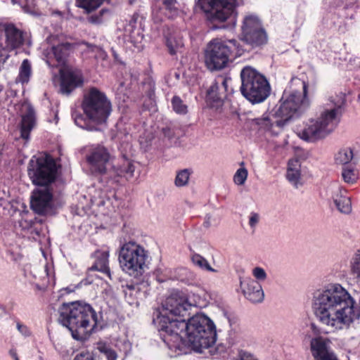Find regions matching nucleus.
<instances>
[{
  "instance_id": "obj_1",
  "label": "nucleus",
  "mask_w": 360,
  "mask_h": 360,
  "mask_svg": "<svg viewBox=\"0 0 360 360\" xmlns=\"http://www.w3.org/2000/svg\"><path fill=\"white\" fill-rule=\"evenodd\" d=\"M312 308L319 321L335 330L348 329L360 318V307L340 283H328L316 290Z\"/></svg>"
},
{
  "instance_id": "obj_2",
  "label": "nucleus",
  "mask_w": 360,
  "mask_h": 360,
  "mask_svg": "<svg viewBox=\"0 0 360 360\" xmlns=\"http://www.w3.org/2000/svg\"><path fill=\"white\" fill-rule=\"evenodd\" d=\"M176 328L170 334H162V341L176 355L187 354L190 349L202 353L214 345L217 333L213 321L204 314H196L187 321L172 322Z\"/></svg>"
},
{
  "instance_id": "obj_3",
  "label": "nucleus",
  "mask_w": 360,
  "mask_h": 360,
  "mask_svg": "<svg viewBox=\"0 0 360 360\" xmlns=\"http://www.w3.org/2000/svg\"><path fill=\"white\" fill-rule=\"evenodd\" d=\"M28 176L38 187L33 190L30 200L31 209L37 214L46 215L52 210V183L57 174L55 160L49 155L33 156L27 167Z\"/></svg>"
},
{
  "instance_id": "obj_4",
  "label": "nucleus",
  "mask_w": 360,
  "mask_h": 360,
  "mask_svg": "<svg viewBox=\"0 0 360 360\" xmlns=\"http://www.w3.org/2000/svg\"><path fill=\"white\" fill-rule=\"evenodd\" d=\"M346 104V95L339 92L331 96L321 107L319 117L311 119L303 127H297V136L309 142L324 139L335 128Z\"/></svg>"
},
{
  "instance_id": "obj_5",
  "label": "nucleus",
  "mask_w": 360,
  "mask_h": 360,
  "mask_svg": "<svg viewBox=\"0 0 360 360\" xmlns=\"http://www.w3.org/2000/svg\"><path fill=\"white\" fill-rule=\"evenodd\" d=\"M307 86L302 83V92L285 90L278 103L269 112L257 119V124L266 129L274 126L283 128L289 121L300 117L309 106Z\"/></svg>"
},
{
  "instance_id": "obj_6",
  "label": "nucleus",
  "mask_w": 360,
  "mask_h": 360,
  "mask_svg": "<svg viewBox=\"0 0 360 360\" xmlns=\"http://www.w3.org/2000/svg\"><path fill=\"white\" fill-rule=\"evenodd\" d=\"M307 86L302 83V92L285 90L278 103L269 112L257 119V124L266 129L274 126L283 128L289 121L300 117L309 106Z\"/></svg>"
},
{
  "instance_id": "obj_7",
  "label": "nucleus",
  "mask_w": 360,
  "mask_h": 360,
  "mask_svg": "<svg viewBox=\"0 0 360 360\" xmlns=\"http://www.w3.org/2000/svg\"><path fill=\"white\" fill-rule=\"evenodd\" d=\"M58 321L68 328L74 339L82 340L98 323L93 307L79 301L63 303L58 309Z\"/></svg>"
},
{
  "instance_id": "obj_8",
  "label": "nucleus",
  "mask_w": 360,
  "mask_h": 360,
  "mask_svg": "<svg viewBox=\"0 0 360 360\" xmlns=\"http://www.w3.org/2000/svg\"><path fill=\"white\" fill-rule=\"evenodd\" d=\"M82 109L87 119L81 114H75V124L88 131H98V125L106 122L111 113L112 105L104 93L93 87L84 97Z\"/></svg>"
},
{
  "instance_id": "obj_9",
  "label": "nucleus",
  "mask_w": 360,
  "mask_h": 360,
  "mask_svg": "<svg viewBox=\"0 0 360 360\" xmlns=\"http://www.w3.org/2000/svg\"><path fill=\"white\" fill-rule=\"evenodd\" d=\"M195 306V304L188 302V298L179 291L167 297L162 307L156 309L153 315V322L158 328L161 338L162 334H170L175 330L176 328L170 327L172 322H180V320L169 317V315L184 316L189 314L188 311Z\"/></svg>"
},
{
  "instance_id": "obj_10",
  "label": "nucleus",
  "mask_w": 360,
  "mask_h": 360,
  "mask_svg": "<svg viewBox=\"0 0 360 360\" xmlns=\"http://www.w3.org/2000/svg\"><path fill=\"white\" fill-rule=\"evenodd\" d=\"M198 4L212 30L225 27L224 23L233 22L238 15V0H199Z\"/></svg>"
},
{
  "instance_id": "obj_11",
  "label": "nucleus",
  "mask_w": 360,
  "mask_h": 360,
  "mask_svg": "<svg viewBox=\"0 0 360 360\" xmlns=\"http://www.w3.org/2000/svg\"><path fill=\"white\" fill-rule=\"evenodd\" d=\"M148 251L136 242L125 243L120 249L119 262L122 271L135 278L143 277L148 269Z\"/></svg>"
},
{
  "instance_id": "obj_12",
  "label": "nucleus",
  "mask_w": 360,
  "mask_h": 360,
  "mask_svg": "<svg viewBox=\"0 0 360 360\" xmlns=\"http://www.w3.org/2000/svg\"><path fill=\"white\" fill-rule=\"evenodd\" d=\"M243 96L252 103L263 102L270 94V86L264 75L250 67H244L240 72Z\"/></svg>"
},
{
  "instance_id": "obj_13",
  "label": "nucleus",
  "mask_w": 360,
  "mask_h": 360,
  "mask_svg": "<svg viewBox=\"0 0 360 360\" xmlns=\"http://www.w3.org/2000/svg\"><path fill=\"white\" fill-rule=\"evenodd\" d=\"M238 50L236 39L222 41L219 39L211 41L205 50V61L208 69L217 70L224 68L230 61L231 54Z\"/></svg>"
},
{
  "instance_id": "obj_14",
  "label": "nucleus",
  "mask_w": 360,
  "mask_h": 360,
  "mask_svg": "<svg viewBox=\"0 0 360 360\" xmlns=\"http://www.w3.org/2000/svg\"><path fill=\"white\" fill-rule=\"evenodd\" d=\"M25 34L12 23L0 24V71L9 58V52L20 48Z\"/></svg>"
},
{
  "instance_id": "obj_15",
  "label": "nucleus",
  "mask_w": 360,
  "mask_h": 360,
  "mask_svg": "<svg viewBox=\"0 0 360 360\" xmlns=\"http://www.w3.org/2000/svg\"><path fill=\"white\" fill-rule=\"evenodd\" d=\"M86 160L92 174L103 175L107 173L114 155L110 148L102 144H94L90 147Z\"/></svg>"
},
{
  "instance_id": "obj_16",
  "label": "nucleus",
  "mask_w": 360,
  "mask_h": 360,
  "mask_svg": "<svg viewBox=\"0 0 360 360\" xmlns=\"http://www.w3.org/2000/svg\"><path fill=\"white\" fill-rule=\"evenodd\" d=\"M330 341L323 337L312 338L310 342L311 355L314 360H339L330 346Z\"/></svg>"
},
{
  "instance_id": "obj_17",
  "label": "nucleus",
  "mask_w": 360,
  "mask_h": 360,
  "mask_svg": "<svg viewBox=\"0 0 360 360\" xmlns=\"http://www.w3.org/2000/svg\"><path fill=\"white\" fill-rule=\"evenodd\" d=\"M61 81L60 91L63 94L69 95L75 88L83 84V77L80 70L77 69H66L60 72Z\"/></svg>"
},
{
  "instance_id": "obj_18",
  "label": "nucleus",
  "mask_w": 360,
  "mask_h": 360,
  "mask_svg": "<svg viewBox=\"0 0 360 360\" xmlns=\"http://www.w3.org/2000/svg\"><path fill=\"white\" fill-rule=\"evenodd\" d=\"M72 48V44L69 42L51 44L50 47H48L44 51V55L46 58V63L51 65V60L55 59L58 62V65H64Z\"/></svg>"
},
{
  "instance_id": "obj_19",
  "label": "nucleus",
  "mask_w": 360,
  "mask_h": 360,
  "mask_svg": "<svg viewBox=\"0 0 360 360\" xmlns=\"http://www.w3.org/2000/svg\"><path fill=\"white\" fill-rule=\"evenodd\" d=\"M240 284L243 295L248 300L253 303L263 301L264 294L259 281L251 278H245L240 280Z\"/></svg>"
},
{
  "instance_id": "obj_20",
  "label": "nucleus",
  "mask_w": 360,
  "mask_h": 360,
  "mask_svg": "<svg viewBox=\"0 0 360 360\" xmlns=\"http://www.w3.org/2000/svg\"><path fill=\"white\" fill-rule=\"evenodd\" d=\"M22 110L25 111L22 115L20 124V136L25 141L30 139V131L36 124V117L34 108L29 104L22 106Z\"/></svg>"
},
{
  "instance_id": "obj_21",
  "label": "nucleus",
  "mask_w": 360,
  "mask_h": 360,
  "mask_svg": "<svg viewBox=\"0 0 360 360\" xmlns=\"http://www.w3.org/2000/svg\"><path fill=\"white\" fill-rule=\"evenodd\" d=\"M333 201L337 210L342 214H349L352 212L351 198L347 195V191L337 187L332 195Z\"/></svg>"
},
{
  "instance_id": "obj_22",
  "label": "nucleus",
  "mask_w": 360,
  "mask_h": 360,
  "mask_svg": "<svg viewBox=\"0 0 360 360\" xmlns=\"http://www.w3.org/2000/svg\"><path fill=\"white\" fill-rule=\"evenodd\" d=\"M285 176L287 180L296 188L303 185L300 160L293 159L288 161Z\"/></svg>"
},
{
  "instance_id": "obj_23",
  "label": "nucleus",
  "mask_w": 360,
  "mask_h": 360,
  "mask_svg": "<svg viewBox=\"0 0 360 360\" xmlns=\"http://www.w3.org/2000/svg\"><path fill=\"white\" fill-rule=\"evenodd\" d=\"M138 279L139 281L135 283H127L122 286L125 297L130 304L136 302L137 299L141 294L142 287L145 288L148 285L142 277Z\"/></svg>"
},
{
  "instance_id": "obj_24",
  "label": "nucleus",
  "mask_w": 360,
  "mask_h": 360,
  "mask_svg": "<svg viewBox=\"0 0 360 360\" xmlns=\"http://www.w3.org/2000/svg\"><path fill=\"white\" fill-rule=\"evenodd\" d=\"M225 94L219 92V86L214 83L210 86L207 92V103L211 108H218L223 105Z\"/></svg>"
},
{
  "instance_id": "obj_25",
  "label": "nucleus",
  "mask_w": 360,
  "mask_h": 360,
  "mask_svg": "<svg viewBox=\"0 0 360 360\" xmlns=\"http://www.w3.org/2000/svg\"><path fill=\"white\" fill-rule=\"evenodd\" d=\"M108 257L109 254L107 251H98L96 252V261L89 269L101 271L110 278Z\"/></svg>"
},
{
  "instance_id": "obj_26",
  "label": "nucleus",
  "mask_w": 360,
  "mask_h": 360,
  "mask_svg": "<svg viewBox=\"0 0 360 360\" xmlns=\"http://www.w3.org/2000/svg\"><path fill=\"white\" fill-rule=\"evenodd\" d=\"M262 25L259 19L255 15L246 16L243 20L242 26L243 34H247L250 39V32L262 29Z\"/></svg>"
},
{
  "instance_id": "obj_27",
  "label": "nucleus",
  "mask_w": 360,
  "mask_h": 360,
  "mask_svg": "<svg viewBox=\"0 0 360 360\" xmlns=\"http://www.w3.org/2000/svg\"><path fill=\"white\" fill-rule=\"evenodd\" d=\"M243 39L252 46H259L263 45L267 41V35L263 28L250 32V39L247 34H243Z\"/></svg>"
},
{
  "instance_id": "obj_28",
  "label": "nucleus",
  "mask_w": 360,
  "mask_h": 360,
  "mask_svg": "<svg viewBox=\"0 0 360 360\" xmlns=\"http://www.w3.org/2000/svg\"><path fill=\"white\" fill-rule=\"evenodd\" d=\"M353 150L349 148H343L340 149L335 155V161L338 165H342L343 167L348 166L349 164L354 165Z\"/></svg>"
},
{
  "instance_id": "obj_29",
  "label": "nucleus",
  "mask_w": 360,
  "mask_h": 360,
  "mask_svg": "<svg viewBox=\"0 0 360 360\" xmlns=\"http://www.w3.org/2000/svg\"><path fill=\"white\" fill-rule=\"evenodd\" d=\"M32 75V66L28 59L22 60L20 69L19 74L17 77V82L22 84L27 83Z\"/></svg>"
},
{
  "instance_id": "obj_30",
  "label": "nucleus",
  "mask_w": 360,
  "mask_h": 360,
  "mask_svg": "<svg viewBox=\"0 0 360 360\" xmlns=\"http://www.w3.org/2000/svg\"><path fill=\"white\" fill-rule=\"evenodd\" d=\"M167 46L171 55H176L177 53L181 52L184 47L183 39L180 37L169 36L167 39Z\"/></svg>"
},
{
  "instance_id": "obj_31",
  "label": "nucleus",
  "mask_w": 360,
  "mask_h": 360,
  "mask_svg": "<svg viewBox=\"0 0 360 360\" xmlns=\"http://www.w3.org/2000/svg\"><path fill=\"white\" fill-rule=\"evenodd\" d=\"M115 173L119 176H123L127 179L131 178L134 176L135 171V166L130 162H126L120 167L115 169Z\"/></svg>"
},
{
  "instance_id": "obj_32",
  "label": "nucleus",
  "mask_w": 360,
  "mask_h": 360,
  "mask_svg": "<svg viewBox=\"0 0 360 360\" xmlns=\"http://www.w3.org/2000/svg\"><path fill=\"white\" fill-rule=\"evenodd\" d=\"M342 176L344 181L348 184H354L358 179L357 171L352 164L343 167Z\"/></svg>"
},
{
  "instance_id": "obj_33",
  "label": "nucleus",
  "mask_w": 360,
  "mask_h": 360,
  "mask_svg": "<svg viewBox=\"0 0 360 360\" xmlns=\"http://www.w3.org/2000/svg\"><path fill=\"white\" fill-rule=\"evenodd\" d=\"M103 1V0H76V5L89 13L98 8Z\"/></svg>"
},
{
  "instance_id": "obj_34",
  "label": "nucleus",
  "mask_w": 360,
  "mask_h": 360,
  "mask_svg": "<svg viewBox=\"0 0 360 360\" xmlns=\"http://www.w3.org/2000/svg\"><path fill=\"white\" fill-rule=\"evenodd\" d=\"M191 172L188 169H184L176 172L174 184L177 187L186 186L188 183Z\"/></svg>"
},
{
  "instance_id": "obj_35",
  "label": "nucleus",
  "mask_w": 360,
  "mask_h": 360,
  "mask_svg": "<svg viewBox=\"0 0 360 360\" xmlns=\"http://www.w3.org/2000/svg\"><path fill=\"white\" fill-rule=\"evenodd\" d=\"M192 262L193 263L201 268L202 269L207 270L208 271L211 272H216L217 270L214 269L211 267L210 264L208 263L207 260L202 257L201 255L195 254L192 256Z\"/></svg>"
},
{
  "instance_id": "obj_36",
  "label": "nucleus",
  "mask_w": 360,
  "mask_h": 360,
  "mask_svg": "<svg viewBox=\"0 0 360 360\" xmlns=\"http://www.w3.org/2000/svg\"><path fill=\"white\" fill-rule=\"evenodd\" d=\"M351 271L360 281V249L354 254L350 262Z\"/></svg>"
},
{
  "instance_id": "obj_37",
  "label": "nucleus",
  "mask_w": 360,
  "mask_h": 360,
  "mask_svg": "<svg viewBox=\"0 0 360 360\" xmlns=\"http://www.w3.org/2000/svg\"><path fill=\"white\" fill-rule=\"evenodd\" d=\"M98 349L107 359V360L117 359V354L116 352L108 345L101 343L98 346Z\"/></svg>"
},
{
  "instance_id": "obj_38",
  "label": "nucleus",
  "mask_w": 360,
  "mask_h": 360,
  "mask_svg": "<svg viewBox=\"0 0 360 360\" xmlns=\"http://www.w3.org/2000/svg\"><path fill=\"white\" fill-rule=\"evenodd\" d=\"M172 105L173 110L178 114H186L187 105L184 104L180 97L174 96L172 99Z\"/></svg>"
},
{
  "instance_id": "obj_39",
  "label": "nucleus",
  "mask_w": 360,
  "mask_h": 360,
  "mask_svg": "<svg viewBox=\"0 0 360 360\" xmlns=\"http://www.w3.org/2000/svg\"><path fill=\"white\" fill-rule=\"evenodd\" d=\"M248 170L245 167L239 168L233 176V181L236 184L242 186L248 178Z\"/></svg>"
},
{
  "instance_id": "obj_40",
  "label": "nucleus",
  "mask_w": 360,
  "mask_h": 360,
  "mask_svg": "<svg viewBox=\"0 0 360 360\" xmlns=\"http://www.w3.org/2000/svg\"><path fill=\"white\" fill-rule=\"evenodd\" d=\"M233 360H259V359L254 354L247 350L239 349L236 356Z\"/></svg>"
},
{
  "instance_id": "obj_41",
  "label": "nucleus",
  "mask_w": 360,
  "mask_h": 360,
  "mask_svg": "<svg viewBox=\"0 0 360 360\" xmlns=\"http://www.w3.org/2000/svg\"><path fill=\"white\" fill-rule=\"evenodd\" d=\"M109 11L105 9H102L100 11L98 14H94L87 18V20L89 22L94 24V25H98L103 22V15L105 13H108Z\"/></svg>"
},
{
  "instance_id": "obj_42",
  "label": "nucleus",
  "mask_w": 360,
  "mask_h": 360,
  "mask_svg": "<svg viewBox=\"0 0 360 360\" xmlns=\"http://www.w3.org/2000/svg\"><path fill=\"white\" fill-rule=\"evenodd\" d=\"M252 275L258 281H264L267 277L264 269L259 266H257L252 269Z\"/></svg>"
},
{
  "instance_id": "obj_43",
  "label": "nucleus",
  "mask_w": 360,
  "mask_h": 360,
  "mask_svg": "<svg viewBox=\"0 0 360 360\" xmlns=\"http://www.w3.org/2000/svg\"><path fill=\"white\" fill-rule=\"evenodd\" d=\"M17 224L22 230H27L32 226L33 221L32 219L22 217V218L18 221Z\"/></svg>"
},
{
  "instance_id": "obj_44",
  "label": "nucleus",
  "mask_w": 360,
  "mask_h": 360,
  "mask_svg": "<svg viewBox=\"0 0 360 360\" xmlns=\"http://www.w3.org/2000/svg\"><path fill=\"white\" fill-rule=\"evenodd\" d=\"M16 328L20 332V333L24 337L26 338L31 335L32 333L30 328L27 326L22 324V323L19 321L16 322Z\"/></svg>"
},
{
  "instance_id": "obj_45",
  "label": "nucleus",
  "mask_w": 360,
  "mask_h": 360,
  "mask_svg": "<svg viewBox=\"0 0 360 360\" xmlns=\"http://www.w3.org/2000/svg\"><path fill=\"white\" fill-rule=\"evenodd\" d=\"M259 215L256 212H251L249 217V225L252 229H255L259 221Z\"/></svg>"
},
{
  "instance_id": "obj_46",
  "label": "nucleus",
  "mask_w": 360,
  "mask_h": 360,
  "mask_svg": "<svg viewBox=\"0 0 360 360\" xmlns=\"http://www.w3.org/2000/svg\"><path fill=\"white\" fill-rule=\"evenodd\" d=\"M73 360H96L92 354L81 352L75 356Z\"/></svg>"
},
{
  "instance_id": "obj_47",
  "label": "nucleus",
  "mask_w": 360,
  "mask_h": 360,
  "mask_svg": "<svg viewBox=\"0 0 360 360\" xmlns=\"http://www.w3.org/2000/svg\"><path fill=\"white\" fill-rule=\"evenodd\" d=\"M163 4L167 9L172 11L174 8L176 0H163Z\"/></svg>"
},
{
  "instance_id": "obj_48",
  "label": "nucleus",
  "mask_w": 360,
  "mask_h": 360,
  "mask_svg": "<svg viewBox=\"0 0 360 360\" xmlns=\"http://www.w3.org/2000/svg\"><path fill=\"white\" fill-rule=\"evenodd\" d=\"M162 131H163L164 136L166 137H168L169 139L172 138L174 136L173 131L169 128H164L162 129Z\"/></svg>"
},
{
  "instance_id": "obj_49",
  "label": "nucleus",
  "mask_w": 360,
  "mask_h": 360,
  "mask_svg": "<svg viewBox=\"0 0 360 360\" xmlns=\"http://www.w3.org/2000/svg\"><path fill=\"white\" fill-rule=\"evenodd\" d=\"M231 80L230 79H228L226 78H223L222 79V82H221V86H219V89H224V90L225 91H227V86H228V82H230Z\"/></svg>"
},
{
  "instance_id": "obj_50",
  "label": "nucleus",
  "mask_w": 360,
  "mask_h": 360,
  "mask_svg": "<svg viewBox=\"0 0 360 360\" xmlns=\"http://www.w3.org/2000/svg\"><path fill=\"white\" fill-rule=\"evenodd\" d=\"M83 44H85L88 48H89L91 51H94L96 49H98V47L96 45L90 44L87 42H83Z\"/></svg>"
},
{
  "instance_id": "obj_51",
  "label": "nucleus",
  "mask_w": 360,
  "mask_h": 360,
  "mask_svg": "<svg viewBox=\"0 0 360 360\" xmlns=\"http://www.w3.org/2000/svg\"><path fill=\"white\" fill-rule=\"evenodd\" d=\"M11 354L15 359V360H19L15 352L11 351Z\"/></svg>"
},
{
  "instance_id": "obj_52",
  "label": "nucleus",
  "mask_w": 360,
  "mask_h": 360,
  "mask_svg": "<svg viewBox=\"0 0 360 360\" xmlns=\"http://www.w3.org/2000/svg\"><path fill=\"white\" fill-rule=\"evenodd\" d=\"M53 40H54L53 37H50L49 38L47 39L48 42H50V43H52Z\"/></svg>"
},
{
  "instance_id": "obj_53",
  "label": "nucleus",
  "mask_w": 360,
  "mask_h": 360,
  "mask_svg": "<svg viewBox=\"0 0 360 360\" xmlns=\"http://www.w3.org/2000/svg\"><path fill=\"white\" fill-rule=\"evenodd\" d=\"M136 0H129V4L130 5L133 4Z\"/></svg>"
}]
</instances>
